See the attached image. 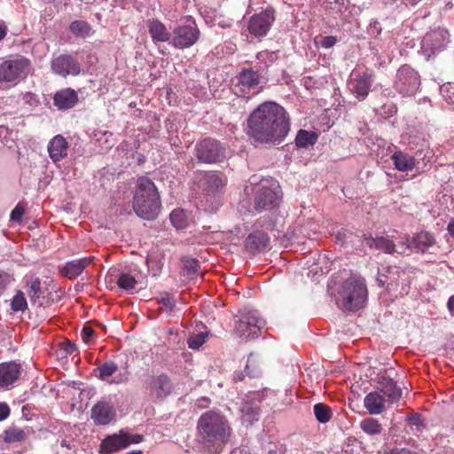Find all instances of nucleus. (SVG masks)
<instances>
[{
    "label": "nucleus",
    "instance_id": "1",
    "mask_svg": "<svg viewBox=\"0 0 454 454\" xmlns=\"http://www.w3.org/2000/svg\"><path fill=\"white\" fill-rule=\"evenodd\" d=\"M247 122V134L256 143L280 144L290 130V119L286 111L271 101L257 106Z\"/></svg>",
    "mask_w": 454,
    "mask_h": 454
},
{
    "label": "nucleus",
    "instance_id": "2",
    "mask_svg": "<svg viewBox=\"0 0 454 454\" xmlns=\"http://www.w3.org/2000/svg\"><path fill=\"white\" fill-rule=\"evenodd\" d=\"M197 431L204 442L213 446L225 445L232 433L226 417L215 411H208L200 415Z\"/></svg>",
    "mask_w": 454,
    "mask_h": 454
},
{
    "label": "nucleus",
    "instance_id": "3",
    "mask_svg": "<svg viewBox=\"0 0 454 454\" xmlns=\"http://www.w3.org/2000/svg\"><path fill=\"white\" fill-rule=\"evenodd\" d=\"M160 207V195L154 183L148 177H139L133 197L135 213L141 218L151 220L157 216Z\"/></svg>",
    "mask_w": 454,
    "mask_h": 454
},
{
    "label": "nucleus",
    "instance_id": "4",
    "mask_svg": "<svg viewBox=\"0 0 454 454\" xmlns=\"http://www.w3.org/2000/svg\"><path fill=\"white\" fill-rule=\"evenodd\" d=\"M340 296L342 307L349 311H356L361 309L367 297V288L363 278L351 277L341 286Z\"/></svg>",
    "mask_w": 454,
    "mask_h": 454
},
{
    "label": "nucleus",
    "instance_id": "5",
    "mask_svg": "<svg viewBox=\"0 0 454 454\" xmlns=\"http://www.w3.org/2000/svg\"><path fill=\"white\" fill-rule=\"evenodd\" d=\"M30 61L23 56H14L0 63V82L17 84L29 73Z\"/></svg>",
    "mask_w": 454,
    "mask_h": 454
},
{
    "label": "nucleus",
    "instance_id": "6",
    "mask_svg": "<svg viewBox=\"0 0 454 454\" xmlns=\"http://www.w3.org/2000/svg\"><path fill=\"white\" fill-rule=\"evenodd\" d=\"M195 156L200 162L212 164L225 158V148L214 138L206 137L195 145Z\"/></svg>",
    "mask_w": 454,
    "mask_h": 454
},
{
    "label": "nucleus",
    "instance_id": "7",
    "mask_svg": "<svg viewBox=\"0 0 454 454\" xmlns=\"http://www.w3.org/2000/svg\"><path fill=\"white\" fill-rule=\"evenodd\" d=\"M143 434H132L124 430H120L118 434H113L102 440L99 446V452L101 454H112L127 448L130 444L139 443L143 442Z\"/></svg>",
    "mask_w": 454,
    "mask_h": 454
},
{
    "label": "nucleus",
    "instance_id": "8",
    "mask_svg": "<svg viewBox=\"0 0 454 454\" xmlns=\"http://www.w3.org/2000/svg\"><path fill=\"white\" fill-rule=\"evenodd\" d=\"M263 325L264 321L259 317L257 311H247L236 322L234 333L242 340L254 339L259 336Z\"/></svg>",
    "mask_w": 454,
    "mask_h": 454
},
{
    "label": "nucleus",
    "instance_id": "9",
    "mask_svg": "<svg viewBox=\"0 0 454 454\" xmlns=\"http://www.w3.org/2000/svg\"><path fill=\"white\" fill-rule=\"evenodd\" d=\"M200 37V31L195 22L192 25H180L173 29L169 44L176 49H186L194 45Z\"/></svg>",
    "mask_w": 454,
    "mask_h": 454
},
{
    "label": "nucleus",
    "instance_id": "10",
    "mask_svg": "<svg viewBox=\"0 0 454 454\" xmlns=\"http://www.w3.org/2000/svg\"><path fill=\"white\" fill-rule=\"evenodd\" d=\"M420 84L419 74L407 65L402 66L396 73L395 89L403 96L416 93Z\"/></svg>",
    "mask_w": 454,
    "mask_h": 454
},
{
    "label": "nucleus",
    "instance_id": "11",
    "mask_svg": "<svg viewBox=\"0 0 454 454\" xmlns=\"http://www.w3.org/2000/svg\"><path fill=\"white\" fill-rule=\"evenodd\" d=\"M449 43V33L443 28L432 29L427 32L421 42V51L429 59L442 51Z\"/></svg>",
    "mask_w": 454,
    "mask_h": 454
},
{
    "label": "nucleus",
    "instance_id": "12",
    "mask_svg": "<svg viewBox=\"0 0 454 454\" xmlns=\"http://www.w3.org/2000/svg\"><path fill=\"white\" fill-rule=\"evenodd\" d=\"M275 21V10L267 7L259 13L252 15L247 23L249 33L255 37H263L270 31Z\"/></svg>",
    "mask_w": 454,
    "mask_h": 454
},
{
    "label": "nucleus",
    "instance_id": "13",
    "mask_svg": "<svg viewBox=\"0 0 454 454\" xmlns=\"http://www.w3.org/2000/svg\"><path fill=\"white\" fill-rule=\"evenodd\" d=\"M51 72L60 77L77 76L81 74V65L71 54H59L51 60Z\"/></svg>",
    "mask_w": 454,
    "mask_h": 454
},
{
    "label": "nucleus",
    "instance_id": "14",
    "mask_svg": "<svg viewBox=\"0 0 454 454\" xmlns=\"http://www.w3.org/2000/svg\"><path fill=\"white\" fill-rule=\"evenodd\" d=\"M145 392L154 400L162 401L172 392V384L169 377L161 373L151 375L144 383Z\"/></svg>",
    "mask_w": 454,
    "mask_h": 454
},
{
    "label": "nucleus",
    "instance_id": "15",
    "mask_svg": "<svg viewBox=\"0 0 454 454\" xmlns=\"http://www.w3.org/2000/svg\"><path fill=\"white\" fill-rule=\"evenodd\" d=\"M238 79L239 82L235 86L236 93L243 98H249L262 90V87L259 86L260 76L257 72L252 69L241 71Z\"/></svg>",
    "mask_w": 454,
    "mask_h": 454
},
{
    "label": "nucleus",
    "instance_id": "16",
    "mask_svg": "<svg viewBox=\"0 0 454 454\" xmlns=\"http://www.w3.org/2000/svg\"><path fill=\"white\" fill-rule=\"evenodd\" d=\"M279 187H261L254 198V208L257 212L270 210L277 207L280 200Z\"/></svg>",
    "mask_w": 454,
    "mask_h": 454
},
{
    "label": "nucleus",
    "instance_id": "17",
    "mask_svg": "<svg viewBox=\"0 0 454 454\" xmlns=\"http://www.w3.org/2000/svg\"><path fill=\"white\" fill-rule=\"evenodd\" d=\"M114 417V406L106 400L98 401L91 409V419L96 425H107Z\"/></svg>",
    "mask_w": 454,
    "mask_h": 454
},
{
    "label": "nucleus",
    "instance_id": "18",
    "mask_svg": "<svg viewBox=\"0 0 454 454\" xmlns=\"http://www.w3.org/2000/svg\"><path fill=\"white\" fill-rule=\"evenodd\" d=\"M95 261L94 256H87L80 259L68 261L65 266L61 268L60 273L62 276L74 279L80 276L82 271Z\"/></svg>",
    "mask_w": 454,
    "mask_h": 454
},
{
    "label": "nucleus",
    "instance_id": "19",
    "mask_svg": "<svg viewBox=\"0 0 454 454\" xmlns=\"http://www.w3.org/2000/svg\"><path fill=\"white\" fill-rule=\"evenodd\" d=\"M380 394L386 398L388 403H397L402 396V389L389 377L381 376L378 380Z\"/></svg>",
    "mask_w": 454,
    "mask_h": 454
},
{
    "label": "nucleus",
    "instance_id": "20",
    "mask_svg": "<svg viewBox=\"0 0 454 454\" xmlns=\"http://www.w3.org/2000/svg\"><path fill=\"white\" fill-rule=\"evenodd\" d=\"M269 244V235L262 231H256L250 233L245 240L246 249L253 254L264 252Z\"/></svg>",
    "mask_w": 454,
    "mask_h": 454
},
{
    "label": "nucleus",
    "instance_id": "21",
    "mask_svg": "<svg viewBox=\"0 0 454 454\" xmlns=\"http://www.w3.org/2000/svg\"><path fill=\"white\" fill-rule=\"evenodd\" d=\"M362 244L371 249L380 250L386 254L396 252L394 241L386 237L373 238L371 235H364L362 237Z\"/></svg>",
    "mask_w": 454,
    "mask_h": 454
},
{
    "label": "nucleus",
    "instance_id": "22",
    "mask_svg": "<svg viewBox=\"0 0 454 454\" xmlns=\"http://www.w3.org/2000/svg\"><path fill=\"white\" fill-rule=\"evenodd\" d=\"M68 143L61 135L55 136L48 144V152L51 159L59 161L67 156Z\"/></svg>",
    "mask_w": 454,
    "mask_h": 454
},
{
    "label": "nucleus",
    "instance_id": "23",
    "mask_svg": "<svg viewBox=\"0 0 454 454\" xmlns=\"http://www.w3.org/2000/svg\"><path fill=\"white\" fill-rule=\"evenodd\" d=\"M78 102V96L74 90L67 88L57 91L53 97V103L59 109H69Z\"/></svg>",
    "mask_w": 454,
    "mask_h": 454
},
{
    "label": "nucleus",
    "instance_id": "24",
    "mask_svg": "<svg viewBox=\"0 0 454 454\" xmlns=\"http://www.w3.org/2000/svg\"><path fill=\"white\" fill-rule=\"evenodd\" d=\"M386 398L379 391L367 394L364 399V407L372 415H378L384 411Z\"/></svg>",
    "mask_w": 454,
    "mask_h": 454
},
{
    "label": "nucleus",
    "instance_id": "25",
    "mask_svg": "<svg viewBox=\"0 0 454 454\" xmlns=\"http://www.w3.org/2000/svg\"><path fill=\"white\" fill-rule=\"evenodd\" d=\"M20 374V366L16 363L0 364V387L12 384Z\"/></svg>",
    "mask_w": 454,
    "mask_h": 454
},
{
    "label": "nucleus",
    "instance_id": "26",
    "mask_svg": "<svg viewBox=\"0 0 454 454\" xmlns=\"http://www.w3.org/2000/svg\"><path fill=\"white\" fill-rule=\"evenodd\" d=\"M149 34L154 43L170 41L171 33H169L166 26L158 20H149Z\"/></svg>",
    "mask_w": 454,
    "mask_h": 454
},
{
    "label": "nucleus",
    "instance_id": "27",
    "mask_svg": "<svg viewBox=\"0 0 454 454\" xmlns=\"http://www.w3.org/2000/svg\"><path fill=\"white\" fill-rule=\"evenodd\" d=\"M406 243L408 244V247L413 245L418 250L425 252L428 247L434 245V239L430 233L427 231H421L411 239H410L408 237L405 238V242H403V244Z\"/></svg>",
    "mask_w": 454,
    "mask_h": 454
},
{
    "label": "nucleus",
    "instance_id": "28",
    "mask_svg": "<svg viewBox=\"0 0 454 454\" xmlns=\"http://www.w3.org/2000/svg\"><path fill=\"white\" fill-rule=\"evenodd\" d=\"M371 74L364 73L355 80L352 91L356 98L364 100L368 96L371 90Z\"/></svg>",
    "mask_w": 454,
    "mask_h": 454
},
{
    "label": "nucleus",
    "instance_id": "29",
    "mask_svg": "<svg viewBox=\"0 0 454 454\" xmlns=\"http://www.w3.org/2000/svg\"><path fill=\"white\" fill-rule=\"evenodd\" d=\"M391 160L399 171L411 170L416 165V159L402 151L395 152L391 156Z\"/></svg>",
    "mask_w": 454,
    "mask_h": 454
},
{
    "label": "nucleus",
    "instance_id": "30",
    "mask_svg": "<svg viewBox=\"0 0 454 454\" xmlns=\"http://www.w3.org/2000/svg\"><path fill=\"white\" fill-rule=\"evenodd\" d=\"M318 139L317 133L314 131H308L300 129L295 137V145L298 148H307L309 145H314Z\"/></svg>",
    "mask_w": 454,
    "mask_h": 454
},
{
    "label": "nucleus",
    "instance_id": "31",
    "mask_svg": "<svg viewBox=\"0 0 454 454\" xmlns=\"http://www.w3.org/2000/svg\"><path fill=\"white\" fill-rule=\"evenodd\" d=\"M27 293L32 303H36L41 297L42 286L38 277H32L26 282Z\"/></svg>",
    "mask_w": 454,
    "mask_h": 454
},
{
    "label": "nucleus",
    "instance_id": "32",
    "mask_svg": "<svg viewBox=\"0 0 454 454\" xmlns=\"http://www.w3.org/2000/svg\"><path fill=\"white\" fill-rule=\"evenodd\" d=\"M118 370V365L114 361H106L93 370L95 377L101 380H106Z\"/></svg>",
    "mask_w": 454,
    "mask_h": 454
},
{
    "label": "nucleus",
    "instance_id": "33",
    "mask_svg": "<svg viewBox=\"0 0 454 454\" xmlns=\"http://www.w3.org/2000/svg\"><path fill=\"white\" fill-rule=\"evenodd\" d=\"M360 428L369 435H379L383 431V427L378 419L366 418L360 422Z\"/></svg>",
    "mask_w": 454,
    "mask_h": 454
},
{
    "label": "nucleus",
    "instance_id": "34",
    "mask_svg": "<svg viewBox=\"0 0 454 454\" xmlns=\"http://www.w3.org/2000/svg\"><path fill=\"white\" fill-rule=\"evenodd\" d=\"M27 432L22 428L13 427L4 431V440L5 442H20L27 438Z\"/></svg>",
    "mask_w": 454,
    "mask_h": 454
},
{
    "label": "nucleus",
    "instance_id": "35",
    "mask_svg": "<svg viewBox=\"0 0 454 454\" xmlns=\"http://www.w3.org/2000/svg\"><path fill=\"white\" fill-rule=\"evenodd\" d=\"M149 270L153 276H158L163 268V255L160 253H154L149 254L146 260Z\"/></svg>",
    "mask_w": 454,
    "mask_h": 454
},
{
    "label": "nucleus",
    "instance_id": "36",
    "mask_svg": "<svg viewBox=\"0 0 454 454\" xmlns=\"http://www.w3.org/2000/svg\"><path fill=\"white\" fill-rule=\"evenodd\" d=\"M242 420L249 425H252L254 421L259 419L260 409L257 406H253L249 403H246L242 409Z\"/></svg>",
    "mask_w": 454,
    "mask_h": 454
},
{
    "label": "nucleus",
    "instance_id": "37",
    "mask_svg": "<svg viewBox=\"0 0 454 454\" xmlns=\"http://www.w3.org/2000/svg\"><path fill=\"white\" fill-rule=\"evenodd\" d=\"M70 31L76 36L85 37L90 34L91 27L84 20H74L69 26Z\"/></svg>",
    "mask_w": 454,
    "mask_h": 454
},
{
    "label": "nucleus",
    "instance_id": "38",
    "mask_svg": "<svg viewBox=\"0 0 454 454\" xmlns=\"http://www.w3.org/2000/svg\"><path fill=\"white\" fill-rule=\"evenodd\" d=\"M313 411L315 414L316 419L320 423H326L328 422L332 418V411L329 406L323 403H316L313 407Z\"/></svg>",
    "mask_w": 454,
    "mask_h": 454
},
{
    "label": "nucleus",
    "instance_id": "39",
    "mask_svg": "<svg viewBox=\"0 0 454 454\" xmlns=\"http://www.w3.org/2000/svg\"><path fill=\"white\" fill-rule=\"evenodd\" d=\"M170 222L176 229H184L188 224L187 215L183 209H175L170 213Z\"/></svg>",
    "mask_w": 454,
    "mask_h": 454
},
{
    "label": "nucleus",
    "instance_id": "40",
    "mask_svg": "<svg viewBox=\"0 0 454 454\" xmlns=\"http://www.w3.org/2000/svg\"><path fill=\"white\" fill-rule=\"evenodd\" d=\"M116 284L119 288L125 291H130L136 287L137 281L129 273H121L118 276Z\"/></svg>",
    "mask_w": 454,
    "mask_h": 454
},
{
    "label": "nucleus",
    "instance_id": "41",
    "mask_svg": "<svg viewBox=\"0 0 454 454\" xmlns=\"http://www.w3.org/2000/svg\"><path fill=\"white\" fill-rule=\"evenodd\" d=\"M11 308L13 311H24L27 308V301L21 291H18L12 298Z\"/></svg>",
    "mask_w": 454,
    "mask_h": 454
},
{
    "label": "nucleus",
    "instance_id": "42",
    "mask_svg": "<svg viewBox=\"0 0 454 454\" xmlns=\"http://www.w3.org/2000/svg\"><path fill=\"white\" fill-rule=\"evenodd\" d=\"M207 333H200L194 335L190 336L187 340L188 346L192 349H198L200 348L207 340Z\"/></svg>",
    "mask_w": 454,
    "mask_h": 454
},
{
    "label": "nucleus",
    "instance_id": "43",
    "mask_svg": "<svg viewBox=\"0 0 454 454\" xmlns=\"http://www.w3.org/2000/svg\"><path fill=\"white\" fill-rule=\"evenodd\" d=\"M207 185L210 189L218 190L223 186V179L214 173L206 175Z\"/></svg>",
    "mask_w": 454,
    "mask_h": 454
},
{
    "label": "nucleus",
    "instance_id": "44",
    "mask_svg": "<svg viewBox=\"0 0 454 454\" xmlns=\"http://www.w3.org/2000/svg\"><path fill=\"white\" fill-rule=\"evenodd\" d=\"M160 303H161L168 311H173L176 307L174 298L167 292L160 294Z\"/></svg>",
    "mask_w": 454,
    "mask_h": 454
},
{
    "label": "nucleus",
    "instance_id": "45",
    "mask_svg": "<svg viewBox=\"0 0 454 454\" xmlns=\"http://www.w3.org/2000/svg\"><path fill=\"white\" fill-rule=\"evenodd\" d=\"M337 42L338 39L336 36L327 35L322 37L321 41L318 43L322 48L329 49L333 47L337 43Z\"/></svg>",
    "mask_w": 454,
    "mask_h": 454
},
{
    "label": "nucleus",
    "instance_id": "46",
    "mask_svg": "<svg viewBox=\"0 0 454 454\" xmlns=\"http://www.w3.org/2000/svg\"><path fill=\"white\" fill-rule=\"evenodd\" d=\"M25 213V208L20 203L11 212V220L20 221Z\"/></svg>",
    "mask_w": 454,
    "mask_h": 454
},
{
    "label": "nucleus",
    "instance_id": "47",
    "mask_svg": "<svg viewBox=\"0 0 454 454\" xmlns=\"http://www.w3.org/2000/svg\"><path fill=\"white\" fill-rule=\"evenodd\" d=\"M185 268L187 270V274L189 275H194L198 272V270L200 268V263L198 260H191L187 261L185 263Z\"/></svg>",
    "mask_w": 454,
    "mask_h": 454
},
{
    "label": "nucleus",
    "instance_id": "48",
    "mask_svg": "<svg viewBox=\"0 0 454 454\" xmlns=\"http://www.w3.org/2000/svg\"><path fill=\"white\" fill-rule=\"evenodd\" d=\"M62 349L66 355H72L74 352L77 350V347L74 343H72L70 340H65L61 343Z\"/></svg>",
    "mask_w": 454,
    "mask_h": 454
},
{
    "label": "nucleus",
    "instance_id": "49",
    "mask_svg": "<svg viewBox=\"0 0 454 454\" xmlns=\"http://www.w3.org/2000/svg\"><path fill=\"white\" fill-rule=\"evenodd\" d=\"M95 332L91 327L84 326L82 330V339L85 343H89Z\"/></svg>",
    "mask_w": 454,
    "mask_h": 454
},
{
    "label": "nucleus",
    "instance_id": "50",
    "mask_svg": "<svg viewBox=\"0 0 454 454\" xmlns=\"http://www.w3.org/2000/svg\"><path fill=\"white\" fill-rule=\"evenodd\" d=\"M384 454H417L415 451L407 448H393L384 452Z\"/></svg>",
    "mask_w": 454,
    "mask_h": 454
},
{
    "label": "nucleus",
    "instance_id": "51",
    "mask_svg": "<svg viewBox=\"0 0 454 454\" xmlns=\"http://www.w3.org/2000/svg\"><path fill=\"white\" fill-rule=\"evenodd\" d=\"M254 364V359L252 355H250L248 357H247V364H246V367H245V371L247 372V374L249 376V377H256L258 375V372H255V371H250V365Z\"/></svg>",
    "mask_w": 454,
    "mask_h": 454
},
{
    "label": "nucleus",
    "instance_id": "52",
    "mask_svg": "<svg viewBox=\"0 0 454 454\" xmlns=\"http://www.w3.org/2000/svg\"><path fill=\"white\" fill-rule=\"evenodd\" d=\"M12 281V277L10 274L2 272L0 273V290L5 288L7 285H9Z\"/></svg>",
    "mask_w": 454,
    "mask_h": 454
},
{
    "label": "nucleus",
    "instance_id": "53",
    "mask_svg": "<svg viewBox=\"0 0 454 454\" xmlns=\"http://www.w3.org/2000/svg\"><path fill=\"white\" fill-rule=\"evenodd\" d=\"M388 279H389L388 276H387L385 273L379 272V275L377 278V282H378L379 286L383 287V286H387L388 287V286H389Z\"/></svg>",
    "mask_w": 454,
    "mask_h": 454
},
{
    "label": "nucleus",
    "instance_id": "54",
    "mask_svg": "<svg viewBox=\"0 0 454 454\" xmlns=\"http://www.w3.org/2000/svg\"><path fill=\"white\" fill-rule=\"evenodd\" d=\"M9 415V406L4 403H0V421L5 419Z\"/></svg>",
    "mask_w": 454,
    "mask_h": 454
},
{
    "label": "nucleus",
    "instance_id": "55",
    "mask_svg": "<svg viewBox=\"0 0 454 454\" xmlns=\"http://www.w3.org/2000/svg\"><path fill=\"white\" fill-rule=\"evenodd\" d=\"M7 31H8V28H7V26L5 25V23L4 21H0V41L4 39V37L7 35Z\"/></svg>",
    "mask_w": 454,
    "mask_h": 454
},
{
    "label": "nucleus",
    "instance_id": "56",
    "mask_svg": "<svg viewBox=\"0 0 454 454\" xmlns=\"http://www.w3.org/2000/svg\"><path fill=\"white\" fill-rule=\"evenodd\" d=\"M245 376L242 372H235L233 375V380L235 382L242 381Z\"/></svg>",
    "mask_w": 454,
    "mask_h": 454
},
{
    "label": "nucleus",
    "instance_id": "57",
    "mask_svg": "<svg viewBox=\"0 0 454 454\" xmlns=\"http://www.w3.org/2000/svg\"><path fill=\"white\" fill-rule=\"evenodd\" d=\"M447 230L450 233V235L454 238V219L450 220L447 226Z\"/></svg>",
    "mask_w": 454,
    "mask_h": 454
},
{
    "label": "nucleus",
    "instance_id": "58",
    "mask_svg": "<svg viewBox=\"0 0 454 454\" xmlns=\"http://www.w3.org/2000/svg\"><path fill=\"white\" fill-rule=\"evenodd\" d=\"M448 309L451 314H454V295L450 296L448 301Z\"/></svg>",
    "mask_w": 454,
    "mask_h": 454
},
{
    "label": "nucleus",
    "instance_id": "59",
    "mask_svg": "<svg viewBox=\"0 0 454 454\" xmlns=\"http://www.w3.org/2000/svg\"><path fill=\"white\" fill-rule=\"evenodd\" d=\"M411 420L412 421V423L414 425H419V416H414V417L411 418Z\"/></svg>",
    "mask_w": 454,
    "mask_h": 454
},
{
    "label": "nucleus",
    "instance_id": "60",
    "mask_svg": "<svg viewBox=\"0 0 454 454\" xmlns=\"http://www.w3.org/2000/svg\"><path fill=\"white\" fill-rule=\"evenodd\" d=\"M126 454H143V451L140 450H135L129 451Z\"/></svg>",
    "mask_w": 454,
    "mask_h": 454
},
{
    "label": "nucleus",
    "instance_id": "61",
    "mask_svg": "<svg viewBox=\"0 0 454 454\" xmlns=\"http://www.w3.org/2000/svg\"><path fill=\"white\" fill-rule=\"evenodd\" d=\"M219 25L222 27H230V24H226V23H222L220 22Z\"/></svg>",
    "mask_w": 454,
    "mask_h": 454
},
{
    "label": "nucleus",
    "instance_id": "62",
    "mask_svg": "<svg viewBox=\"0 0 454 454\" xmlns=\"http://www.w3.org/2000/svg\"><path fill=\"white\" fill-rule=\"evenodd\" d=\"M383 270H386V272H387V273H391V270H390V268L383 269Z\"/></svg>",
    "mask_w": 454,
    "mask_h": 454
}]
</instances>
